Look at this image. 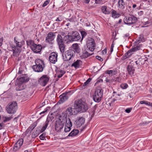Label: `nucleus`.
<instances>
[{
    "mask_svg": "<svg viewBox=\"0 0 152 152\" xmlns=\"http://www.w3.org/2000/svg\"><path fill=\"white\" fill-rule=\"evenodd\" d=\"M74 106L78 112H85L88 109L87 104L81 99L75 100L74 102Z\"/></svg>",
    "mask_w": 152,
    "mask_h": 152,
    "instance_id": "nucleus-1",
    "label": "nucleus"
},
{
    "mask_svg": "<svg viewBox=\"0 0 152 152\" xmlns=\"http://www.w3.org/2000/svg\"><path fill=\"white\" fill-rule=\"evenodd\" d=\"M103 95V91L100 87L97 88L95 90V93L93 96L94 100L96 102H100Z\"/></svg>",
    "mask_w": 152,
    "mask_h": 152,
    "instance_id": "nucleus-2",
    "label": "nucleus"
},
{
    "mask_svg": "<svg viewBox=\"0 0 152 152\" xmlns=\"http://www.w3.org/2000/svg\"><path fill=\"white\" fill-rule=\"evenodd\" d=\"M17 107V103L15 101L9 103L6 106V110L9 113H14Z\"/></svg>",
    "mask_w": 152,
    "mask_h": 152,
    "instance_id": "nucleus-3",
    "label": "nucleus"
},
{
    "mask_svg": "<svg viewBox=\"0 0 152 152\" xmlns=\"http://www.w3.org/2000/svg\"><path fill=\"white\" fill-rule=\"evenodd\" d=\"M36 64L33 66L32 68L35 72H41L43 70L42 65L44 64L43 61L41 59H36L35 61Z\"/></svg>",
    "mask_w": 152,
    "mask_h": 152,
    "instance_id": "nucleus-4",
    "label": "nucleus"
},
{
    "mask_svg": "<svg viewBox=\"0 0 152 152\" xmlns=\"http://www.w3.org/2000/svg\"><path fill=\"white\" fill-rule=\"evenodd\" d=\"M136 42V43L138 44L136 47L129 50L125 54V56L126 58L129 57L131 55L132 52L137 50L142 49L143 48L142 45V44H139L140 43V40H137Z\"/></svg>",
    "mask_w": 152,
    "mask_h": 152,
    "instance_id": "nucleus-5",
    "label": "nucleus"
},
{
    "mask_svg": "<svg viewBox=\"0 0 152 152\" xmlns=\"http://www.w3.org/2000/svg\"><path fill=\"white\" fill-rule=\"evenodd\" d=\"M140 59L139 60L136 61L134 63H132L131 62L130 64L128 65L127 66V70L129 74L131 75H133L135 72V68L136 65H137L138 64L140 65V63L139 61Z\"/></svg>",
    "mask_w": 152,
    "mask_h": 152,
    "instance_id": "nucleus-6",
    "label": "nucleus"
},
{
    "mask_svg": "<svg viewBox=\"0 0 152 152\" xmlns=\"http://www.w3.org/2000/svg\"><path fill=\"white\" fill-rule=\"evenodd\" d=\"M74 51L71 50H69L64 53L62 54L63 59L65 61L70 60L73 57Z\"/></svg>",
    "mask_w": 152,
    "mask_h": 152,
    "instance_id": "nucleus-7",
    "label": "nucleus"
},
{
    "mask_svg": "<svg viewBox=\"0 0 152 152\" xmlns=\"http://www.w3.org/2000/svg\"><path fill=\"white\" fill-rule=\"evenodd\" d=\"M137 20V18L133 16H132L125 17L124 19V22L125 23L130 25L132 24L135 23Z\"/></svg>",
    "mask_w": 152,
    "mask_h": 152,
    "instance_id": "nucleus-8",
    "label": "nucleus"
},
{
    "mask_svg": "<svg viewBox=\"0 0 152 152\" xmlns=\"http://www.w3.org/2000/svg\"><path fill=\"white\" fill-rule=\"evenodd\" d=\"M49 80V78L47 75H44L39 80V83L42 86H45Z\"/></svg>",
    "mask_w": 152,
    "mask_h": 152,
    "instance_id": "nucleus-9",
    "label": "nucleus"
},
{
    "mask_svg": "<svg viewBox=\"0 0 152 152\" xmlns=\"http://www.w3.org/2000/svg\"><path fill=\"white\" fill-rule=\"evenodd\" d=\"M87 43V48L90 50L93 51L95 47L94 40L91 38H88Z\"/></svg>",
    "mask_w": 152,
    "mask_h": 152,
    "instance_id": "nucleus-10",
    "label": "nucleus"
},
{
    "mask_svg": "<svg viewBox=\"0 0 152 152\" xmlns=\"http://www.w3.org/2000/svg\"><path fill=\"white\" fill-rule=\"evenodd\" d=\"M57 54L55 52H53L50 53L49 55V60L50 62L55 64L57 60Z\"/></svg>",
    "mask_w": 152,
    "mask_h": 152,
    "instance_id": "nucleus-11",
    "label": "nucleus"
},
{
    "mask_svg": "<svg viewBox=\"0 0 152 152\" xmlns=\"http://www.w3.org/2000/svg\"><path fill=\"white\" fill-rule=\"evenodd\" d=\"M66 114L68 115H75L78 112L75 108H72L71 107H69L67 109L66 111Z\"/></svg>",
    "mask_w": 152,
    "mask_h": 152,
    "instance_id": "nucleus-12",
    "label": "nucleus"
},
{
    "mask_svg": "<svg viewBox=\"0 0 152 152\" xmlns=\"http://www.w3.org/2000/svg\"><path fill=\"white\" fill-rule=\"evenodd\" d=\"M10 46L13 51V55L15 56H19L21 52V49L16 47L14 45H11Z\"/></svg>",
    "mask_w": 152,
    "mask_h": 152,
    "instance_id": "nucleus-13",
    "label": "nucleus"
},
{
    "mask_svg": "<svg viewBox=\"0 0 152 152\" xmlns=\"http://www.w3.org/2000/svg\"><path fill=\"white\" fill-rule=\"evenodd\" d=\"M80 39V37L78 33L75 31L72 34V35H71L70 42L78 41Z\"/></svg>",
    "mask_w": 152,
    "mask_h": 152,
    "instance_id": "nucleus-14",
    "label": "nucleus"
},
{
    "mask_svg": "<svg viewBox=\"0 0 152 152\" xmlns=\"http://www.w3.org/2000/svg\"><path fill=\"white\" fill-rule=\"evenodd\" d=\"M55 36V33L52 32H49L46 37V40L48 42L51 43L52 41L54 39Z\"/></svg>",
    "mask_w": 152,
    "mask_h": 152,
    "instance_id": "nucleus-15",
    "label": "nucleus"
},
{
    "mask_svg": "<svg viewBox=\"0 0 152 152\" xmlns=\"http://www.w3.org/2000/svg\"><path fill=\"white\" fill-rule=\"evenodd\" d=\"M42 48L41 45L35 44L32 47L31 49L34 53H38L41 51Z\"/></svg>",
    "mask_w": 152,
    "mask_h": 152,
    "instance_id": "nucleus-16",
    "label": "nucleus"
},
{
    "mask_svg": "<svg viewBox=\"0 0 152 152\" xmlns=\"http://www.w3.org/2000/svg\"><path fill=\"white\" fill-rule=\"evenodd\" d=\"M64 126V125L61 123H60L59 122L56 121L55 125V129L56 131L60 132Z\"/></svg>",
    "mask_w": 152,
    "mask_h": 152,
    "instance_id": "nucleus-17",
    "label": "nucleus"
},
{
    "mask_svg": "<svg viewBox=\"0 0 152 152\" xmlns=\"http://www.w3.org/2000/svg\"><path fill=\"white\" fill-rule=\"evenodd\" d=\"M85 122V118L83 117H79L76 121V125L78 127H80Z\"/></svg>",
    "mask_w": 152,
    "mask_h": 152,
    "instance_id": "nucleus-18",
    "label": "nucleus"
},
{
    "mask_svg": "<svg viewBox=\"0 0 152 152\" xmlns=\"http://www.w3.org/2000/svg\"><path fill=\"white\" fill-rule=\"evenodd\" d=\"M72 48L77 53H79L80 52V49L78 44L77 43L73 44L72 46Z\"/></svg>",
    "mask_w": 152,
    "mask_h": 152,
    "instance_id": "nucleus-19",
    "label": "nucleus"
},
{
    "mask_svg": "<svg viewBox=\"0 0 152 152\" xmlns=\"http://www.w3.org/2000/svg\"><path fill=\"white\" fill-rule=\"evenodd\" d=\"M66 116H66H60L57 121L59 122L60 123H61V124H63L64 126L67 119Z\"/></svg>",
    "mask_w": 152,
    "mask_h": 152,
    "instance_id": "nucleus-20",
    "label": "nucleus"
},
{
    "mask_svg": "<svg viewBox=\"0 0 152 152\" xmlns=\"http://www.w3.org/2000/svg\"><path fill=\"white\" fill-rule=\"evenodd\" d=\"M14 41L16 45L15 47L21 49V47L23 44L24 41H18L16 40L15 37L14 38Z\"/></svg>",
    "mask_w": 152,
    "mask_h": 152,
    "instance_id": "nucleus-21",
    "label": "nucleus"
},
{
    "mask_svg": "<svg viewBox=\"0 0 152 152\" xmlns=\"http://www.w3.org/2000/svg\"><path fill=\"white\" fill-rule=\"evenodd\" d=\"M82 64V61L80 60H77L72 65V66H74L75 68H77L79 67Z\"/></svg>",
    "mask_w": 152,
    "mask_h": 152,
    "instance_id": "nucleus-22",
    "label": "nucleus"
},
{
    "mask_svg": "<svg viewBox=\"0 0 152 152\" xmlns=\"http://www.w3.org/2000/svg\"><path fill=\"white\" fill-rule=\"evenodd\" d=\"M105 73L108 74L109 76H112L115 75L117 73V71L115 70H107L105 72Z\"/></svg>",
    "mask_w": 152,
    "mask_h": 152,
    "instance_id": "nucleus-23",
    "label": "nucleus"
},
{
    "mask_svg": "<svg viewBox=\"0 0 152 152\" xmlns=\"http://www.w3.org/2000/svg\"><path fill=\"white\" fill-rule=\"evenodd\" d=\"M111 15L114 18H118L121 16V14L118 13L116 11L113 10L111 12Z\"/></svg>",
    "mask_w": 152,
    "mask_h": 152,
    "instance_id": "nucleus-24",
    "label": "nucleus"
},
{
    "mask_svg": "<svg viewBox=\"0 0 152 152\" xmlns=\"http://www.w3.org/2000/svg\"><path fill=\"white\" fill-rule=\"evenodd\" d=\"M118 7L122 9L125 8V3L123 0H119L118 1Z\"/></svg>",
    "mask_w": 152,
    "mask_h": 152,
    "instance_id": "nucleus-25",
    "label": "nucleus"
},
{
    "mask_svg": "<svg viewBox=\"0 0 152 152\" xmlns=\"http://www.w3.org/2000/svg\"><path fill=\"white\" fill-rule=\"evenodd\" d=\"M62 102H64L67 99L68 97L67 94L63 93L59 96Z\"/></svg>",
    "mask_w": 152,
    "mask_h": 152,
    "instance_id": "nucleus-26",
    "label": "nucleus"
},
{
    "mask_svg": "<svg viewBox=\"0 0 152 152\" xmlns=\"http://www.w3.org/2000/svg\"><path fill=\"white\" fill-rule=\"evenodd\" d=\"M29 80L27 76H24L20 78L19 81L21 82V83L27 82Z\"/></svg>",
    "mask_w": 152,
    "mask_h": 152,
    "instance_id": "nucleus-27",
    "label": "nucleus"
},
{
    "mask_svg": "<svg viewBox=\"0 0 152 152\" xmlns=\"http://www.w3.org/2000/svg\"><path fill=\"white\" fill-rule=\"evenodd\" d=\"M79 131L78 130H73L68 135L69 136H74L77 135L79 133Z\"/></svg>",
    "mask_w": 152,
    "mask_h": 152,
    "instance_id": "nucleus-28",
    "label": "nucleus"
},
{
    "mask_svg": "<svg viewBox=\"0 0 152 152\" xmlns=\"http://www.w3.org/2000/svg\"><path fill=\"white\" fill-rule=\"evenodd\" d=\"M56 40L58 44L63 43V40L61 35H58Z\"/></svg>",
    "mask_w": 152,
    "mask_h": 152,
    "instance_id": "nucleus-29",
    "label": "nucleus"
},
{
    "mask_svg": "<svg viewBox=\"0 0 152 152\" xmlns=\"http://www.w3.org/2000/svg\"><path fill=\"white\" fill-rule=\"evenodd\" d=\"M91 55V54L88 53L87 51H86L83 53L80 57L82 58H85L90 56Z\"/></svg>",
    "mask_w": 152,
    "mask_h": 152,
    "instance_id": "nucleus-30",
    "label": "nucleus"
},
{
    "mask_svg": "<svg viewBox=\"0 0 152 152\" xmlns=\"http://www.w3.org/2000/svg\"><path fill=\"white\" fill-rule=\"evenodd\" d=\"M58 45L61 52L64 53L65 49V45L64 43Z\"/></svg>",
    "mask_w": 152,
    "mask_h": 152,
    "instance_id": "nucleus-31",
    "label": "nucleus"
},
{
    "mask_svg": "<svg viewBox=\"0 0 152 152\" xmlns=\"http://www.w3.org/2000/svg\"><path fill=\"white\" fill-rule=\"evenodd\" d=\"M26 42L27 45L29 46L31 49L32 48V47L35 44L34 42L31 40H28L26 41Z\"/></svg>",
    "mask_w": 152,
    "mask_h": 152,
    "instance_id": "nucleus-32",
    "label": "nucleus"
},
{
    "mask_svg": "<svg viewBox=\"0 0 152 152\" xmlns=\"http://www.w3.org/2000/svg\"><path fill=\"white\" fill-rule=\"evenodd\" d=\"M49 122V121L47 119L45 123V125L42 127L41 129V132H43L46 129L48 124Z\"/></svg>",
    "mask_w": 152,
    "mask_h": 152,
    "instance_id": "nucleus-33",
    "label": "nucleus"
},
{
    "mask_svg": "<svg viewBox=\"0 0 152 152\" xmlns=\"http://www.w3.org/2000/svg\"><path fill=\"white\" fill-rule=\"evenodd\" d=\"M65 126H72V123L70 119L69 118H67L66 120Z\"/></svg>",
    "mask_w": 152,
    "mask_h": 152,
    "instance_id": "nucleus-34",
    "label": "nucleus"
},
{
    "mask_svg": "<svg viewBox=\"0 0 152 152\" xmlns=\"http://www.w3.org/2000/svg\"><path fill=\"white\" fill-rule=\"evenodd\" d=\"M20 84L19 85L18 88L17 89V90H23L25 89L26 88V86L23 83H20Z\"/></svg>",
    "mask_w": 152,
    "mask_h": 152,
    "instance_id": "nucleus-35",
    "label": "nucleus"
},
{
    "mask_svg": "<svg viewBox=\"0 0 152 152\" xmlns=\"http://www.w3.org/2000/svg\"><path fill=\"white\" fill-rule=\"evenodd\" d=\"M112 99L110 98L108 102H106V105H105V107L107 109H109L110 108V107L111 106V104L112 102Z\"/></svg>",
    "mask_w": 152,
    "mask_h": 152,
    "instance_id": "nucleus-36",
    "label": "nucleus"
},
{
    "mask_svg": "<svg viewBox=\"0 0 152 152\" xmlns=\"http://www.w3.org/2000/svg\"><path fill=\"white\" fill-rule=\"evenodd\" d=\"M65 72L64 71H63L62 70H60L58 72V73L59 75H58L57 77L58 78H59L62 77V76L65 74Z\"/></svg>",
    "mask_w": 152,
    "mask_h": 152,
    "instance_id": "nucleus-37",
    "label": "nucleus"
},
{
    "mask_svg": "<svg viewBox=\"0 0 152 152\" xmlns=\"http://www.w3.org/2000/svg\"><path fill=\"white\" fill-rule=\"evenodd\" d=\"M20 146L19 145H17V144L16 143L15 145L14 146L13 149V150L15 151H16L17 150L19 149L20 148Z\"/></svg>",
    "mask_w": 152,
    "mask_h": 152,
    "instance_id": "nucleus-38",
    "label": "nucleus"
},
{
    "mask_svg": "<svg viewBox=\"0 0 152 152\" xmlns=\"http://www.w3.org/2000/svg\"><path fill=\"white\" fill-rule=\"evenodd\" d=\"M23 140L22 139H20L18 140L16 142L17 145H19L20 146H21L23 144Z\"/></svg>",
    "mask_w": 152,
    "mask_h": 152,
    "instance_id": "nucleus-39",
    "label": "nucleus"
},
{
    "mask_svg": "<svg viewBox=\"0 0 152 152\" xmlns=\"http://www.w3.org/2000/svg\"><path fill=\"white\" fill-rule=\"evenodd\" d=\"M71 34L69 33L68 34V35L65 36L64 37V39H65V40L66 41L67 39H69V41H70L71 39V35H69Z\"/></svg>",
    "mask_w": 152,
    "mask_h": 152,
    "instance_id": "nucleus-40",
    "label": "nucleus"
},
{
    "mask_svg": "<svg viewBox=\"0 0 152 152\" xmlns=\"http://www.w3.org/2000/svg\"><path fill=\"white\" fill-rule=\"evenodd\" d=\"M71 126H65L64 129V131L65 132H69L71 130Z\"/></svg>",
    "mask_w": 152,
    "mask_h": 152,
    "instance_id": "nucleus-41",
    "label": "nucleus"
},
{
    "mask_svg": "<svg viewBox=\"0 0 152 152\" xmlns=\"http://www.w3.org/2000/svg\"><path fill=\"white\" fill-rule=\"evenodd\" d=\"M121 87L123 89H126L128 87V85L126 83L121 84L120 85Z\"/></svg>",
    "mask_w": 152,
    "mask_h": 152,
    "instance_id": "nucleus-42",
    "label": "nucleus"
},
{
    "mask_svg": "<svg viewBox=\"0 0 152 152\" xmlns=\"http://www.w3.org/2000/svg\"><path fill=\"white\" fill-rule=\"evenodd\" d=\"M91 79L90 78H88L86 82L84 83L83 84V86H85L87 85L91 81Z\"/></svg>",
    "mask_w": 152,
    "mask_h": 152,
    "instance_id": "nucleus-43",
    "label": "nucleus"
},
{
    "mask_svg": "<svg viewBox=\"0 0 152 152\" xmlns=\"http://www.w3.org/2000/svg\"><path fill=\"white\" fill-rule=\"evenodd\" d=\"M50 0H47L44 2L42 6L43 7H45L49 3Z\"/></svg>",
    "mask_w": 152,
    "mask_h": 152,
    "instance_id": "nucleus-44",
    "label": "nucleus"
},
{
    "mask_svg": "<svg viewBox=\"0 0 152 152\" xmlns=\"http://www.w3.org/2000/svg\"><path fill=\"white\" fill-rule=\"evenodd\" d=\"M106 81L107 83V84L109 85H110V84L112 83V80L110 79H109L108 78H106Z\"/></svg>",
    "mask_w": 152,
    "mask_h": 152,
    "instance_id": "nucleus-45",
    "label": "nucleus"
},
{
    "mask_svg": "<svg viewBox=\"0 0 152 152\" xmlns=\"http://www.w3.org/2000/svg\"><path fill=\"white\" fill-rule=\"evenodd\" d=\"M38 135L37 133L35 132H33L32 134V137L33 138H35Z\"/></svg>",
    "mask_w": 152,
    "mask_h": 152,
    "instance_id": "nucleus-46",
    "label": "nucleus"
},
{
    "mask_svg": "<svg viewBox=\"0 0 152 152\" xmlns=\"http://www.w3.org/2000/svg\"><path fill=\"white\" fill-rule=\"evenodd\" d=\"M45 138V134H41L39 136V138L41 140H44Z\"/></svg>",
    "mask_w": 152,
    "mask_h": 152,
    "instance_id": "nucleus-47",
    "label": "nucleus"
},
{
    "mask_svg": "<svg viewBox=\"0 0 152 152\" xmlns=\"http://www.w3.org/2000/svg\"><path fill=\"white\" fill-rule=\"evenodd\" d=\"M81 34L82 36V39H83L87 34L86 32L84 31H82L81 32Z\"/></svg>",
    "mask_w": 152,
    "mask_h": 152,
    "instance_id": "nucleus-48",
    "label": "nucleus"
},
{
    "mask_svg": "<svg viewBox=\"0 0 152 152\" xmlns=\"http://www.w3.org/2000/svg\"><path fill=\"white\" fill-rule=\"evenodd\" d=\"M96 59H98L101 61H102L103 60V59L101 57L99 56H96Z\"/></svg>",
    "mask_w": 152,
    "mask_h": 152,
    "instance_id": "nucleus-49",
    "label": "nucleus"
},
{
    "mask_svg": "<svg viewBox=\"0 0 152 152\" xmlns=\"http://www.w3.org/2000/svg\"><path fill=\"white\" fill-rule=\"evenodd\" d=\"M114 44H113V42L110 48V52L111 53L113 51V48L114 47Z\"/></svg>",
    "mask_w": 152,
    "mask_h": 152,
    "instance_id": "nucleus-50",
    "label": "nucleus"
},
{
    "mask_svg": "<svg viewBox=\"0 0 152 152\" xmlns=\"http://www.w3.org/2000/svg\"><path fill=\"white\" fill-rule=\"evenodd\" d=\"M109 1L106 3V5L107 7H110L111 5V0H109Z\"/></svg>",
    "mask_w": 152,
    "mask_h": 152,
    "instance_id": "nucleus-51",
    "label": "nucleus"
},
{
    "mask_svg": "<svg viewBox=\"0 0 152 152\" xmlns=\"http://www.w3.org/2000/svg\"><path fill=\"white\" fill-rule=\"evenodd\" d=\"M131 110H132L131 108H128V109H126L125 110V111L127 113H129L131 112Z\"/></svg>",
    "mask_w": 152,
    "mask_h": 152,
    "instance_id": "nucleus-52",
    "label": "nucleus"
},
{
    "mask_svg": "<svg viewBox=\"0 0 152 152\" xmlns=\"http://www.w3.org/2000/svg\"><path fill=\"white\" fill-rule=\"evenodd\" d=\"M62 20V19L61 18H58L56 20V21H61Z\"/></svg>",
    "mask_w": 152,
    "mask_h": 152,
    "instance_id": "nucleus-53",
    "label": "nucleus"
},
{
    "mask_svg": "<svg viewBox=\"0 0 152 152\" xmlns=\"http://www.w3.org/2000/svg\"><path fill=\"white\" fill-rule=\"evenodd\" d=\"M105 7L106 6H105ZM109 13H110V11L109 10V11L107 10L106 7H105V14H108Z\"/></svg>",
    "mask_w": 152,
    "mask_h": 152,
    "instance_id": "nucleus-54",
    "label": "nucleus"
},
{
    "mask_svg": "<svg viewBox=\"0 0 152 152\" xmlns=\"http://www.w3.org/2000/svg\"><path fill=\"white\" fill-rule=\"evenodd\" d=\"M101 0H95V2L96 4H99L101 3Z\"/></svg>",
    "mask_w": 152,
    "mask_h": 152,
    "instance_id": "nucleus-55",
    "label": "nucleus"
},
{
    "mask_svg": "<svg viewBox=\"0 0 152 152\" xmlns=\"http://www.w3.org/2000/svg\"><path fill=\"white\" fill-rule=\"evenodd\" d=\"M11 119V118L10 117L6 118V120L5 121H9V120H10Z\"/></svg>",
    "mask_w": 152,
    "mask_h": 152,
    "instance_id": "nucleus-56",
    "label": "nucleus"
},
{
    "mask_svg": "<svg viewBox=\"0 0 152 152\" xmlns=\"http://www.w3.org/2000/svg\"><path fill=\"white\" fill-rule=\"evenodd\" d=\"M103 82V80L102 79H100V80H97L96 83H98L99 82Z\"/></svg>",
    "mask_w": 152,
    "mask_h": 152,
    "instance_id": "nucleus-57",
    "label": "nucleus"
},
{
    "mask_svg": "<svg viewBox=\"0 0 152 152\" xmlns=\"http://www.w3.org/2000/svg\"><path fill=\"white\" fill-rule=\"evenodd\" d=\"M144 104L147 105H149L150 104V102L145 101Z\"/></svg>",
    "mask_w": 152,
    "mask_h": 152,
    "instance_id": "nucleus-58",
    "label": "nucleus"
},
{
    "mask_svg": "<svg viewBox=\"0 0 152 152\" xmlns=\"http://www.w3.org/2000/svg\"><path fill=\"white\" fill-rule=\"evenodd\" d=\"M102 12L103 13H104V6H103L102 7Z\"/></svg>",
    "mask_w": 152,
    "mask_h": 152,
    "instance_id": "nucleus-59",
    "label": "nucleus"
},
{
    "mask_svg": "<svg viewBox=\"0 0 152 152\" xmlns=\"http://www.w3.org/2000/svg\"><path fill=\"white\" fill-rule=\"evenodd\" d=\"M3 42V38H1L0 39V43L2 44Z\"/></svg>",
    "mask_w": 152,
    "mask_h": 152,
    "instance_id": "nucleus-60",
    "label": "nucleus"
},
{
    "mask_svg": "<svg viewBox=\"0 0 152 152\" xmlns=\"http://www.w3.org/2000/svg\"><path fill=\"white\" fill-rule=\"evenodd\" d=\"M3 124L2 123H0V129H1L3 126Z\"/></svg>",
    "mask_w": 152,
    "mask_h": 152,
    "instance_id": "nucleus-61",
    "label": "nucleus"
},
{
    "mask_svg": "<svg viewBox=\"0 0 152 152\" xmlns=\"http://www.w3.org/2000/svg\"><path fill=\"white\" fill-rule=\"evenodd\" d=\"M89 1H90V0H85V2L87 4L89 3Z\"/></svg>",
    "mask_w": 152,
    "mask_h": 152,
    "instance_id": "nucleus-62",
    "label": "nucleus"
},
{
    "mask_svg": "<svg viewBox=\"0 0 152 152\" xmlns=\"http://www.w3.org/2000/svg\"><path fill=\"white\" fill-rule=\"evenodd\" d=\"M94 113H95V111L94 110L92 113L91 114V116H94Z\"/></svg>",
    "mask_w": 152,
    "mask_h": 152,
    "instance_id": "nucleus-63",
    "label": "nucleus"
},
{
    "mask_svg": "<svg viewBox=\"0 0 152 152\" xmlns=\"http://www.w3.org/2000/svg\"><path fill=\"white\" fill-rule=\"evenodd\" d=\"M145 101H142L140 102V103L141 104H144L145 103Z\"/></svg>",
    "mask_w": 152,
    "mask_h": 152,
    "instance_id": "nucleus-64",
    "label": "nucleus"
}]
</instances>
